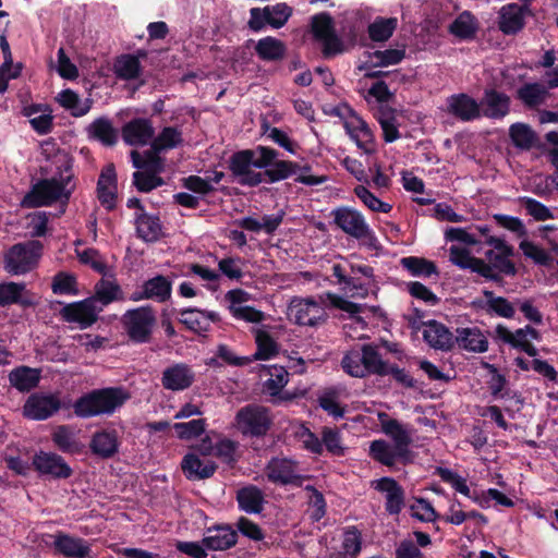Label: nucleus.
Instances as JSON below:
<instances>
[{"label": "nucleus", "instance_id": "nucleus-1", "mask_svg": "<svg viewBox=\"0 0 558 558\" xmlns=\"http://www.w3.org/2000/svg\"><path fill=\"white\" fill-rule=\"evenodd\" d=\"M342 367L353 377L363 378L366 375H390L398 384H414L404 368L384 360L378 348L372 343L363 344L361 350L350 351L342 359Z\"/></svg>", "mask_w": 558, "mask_h": 558}, {"label": "nucleus", "instance_id": "nucleus-2", "mask_svg": "<svg viewBox=\"0 0 558 558\" xmlns=\"http://www.w3.org/2000/svg\"><path fill=\"white\" fill-rule=\"evenodd\" d=\"M72 167V160L68 159L58 168L59 178L39 180L24 196L22 205L26 208H38L58 201L66 204L75 189L74 184L69 187L73 180Z\"/></svg>", "mask_w": 558, "mask_h": 558}, {"label": "nucleus", "instance_id": "nucleus-3", "mask_svg": "<svg viewBox=\"0 0 558 558\" xmlns=\"http://www.w3.org/2000/svg\"><path fill=\"white\" fill-rule=\"evenodd\" d=\"M272 157L269 146L258 145L255 149L238 150L229 157L228 169L240 185L255 187L260 184V172L252 168L262 169L268 166Z\"/></svg>", "mask_w": 558, "mask_h": 558}, {"label": "nucleus", "instance_id": "nucleus-4", "mask_svg": "<svg viewBox=\"0 0 558 558\" xmlns=\"http://www.w3.org/2000/svg\"><path fill=\"white\" fill-rule=\"evenodd\" d=\"M129 395L121 388H104L87 393L75 401L73 404L74 413L80 417H92L101 414L112 413L120 407Z\"/></svg>", "mask_w": 558, "mask_h": 558}, {"label": "nucleus", "instance_id": "nucleus-5", "mask_svg": "<svg viewBox=\"0 0 558 558\" xmlns=\"http://www.w3.org/2000/svg\"><path fill=\"white\" fill-rule=\"evenodd\" d=\"M333 223L345 234L362 241L371 250H376L378 240L361 211L349 206H339L331 211Z\"/></svg>", "mask_w": 558, "mask_h": 558}, {"label": "nucleus", "instance_id": "nucleus-6", "mask_svg": "<svg viewBox=\"0 0 558 558\" xmlns=\"http://www.w3.org/2000/svg\"><path fill=\"white\" fill-rule=\"evenodd\" d=\"M331 270L337 283L345 293H351L352 298H366L375 284L374 268L368 265L351 264L350 272H347L342 265L335 264Z\"/></svg>", "mask_w": 558, "mask_h": 558}, {"label": "nucleus", "instance_id": "nucleus-7", "mask_svg": "<svg viewBox=\"0 0 558 558\" xmlns=\"http://www.w3.org/2000/svg\"><path fill=\"white\" fill-rule=\"evenodd\" d=\"M43 254V244L37 240L13 244L3 255V268L12 276L34 270Z\"/></svg>", "mask_w": 558, "mask_h": 558}, {"label": "nucleus", "instance_id": "nucleus-8", "mask_svg": "<svg viewBox=\"0 0 558 558\" xmlns=\"http://www.w3.org/2000/svg\"><path fill=\"white\" fill-rule=\"evenodd\" d=\"M272 423V414L266 407L247 404L236 412L233 425L243 436L259 438L269 432Z\"/></svg>", "mask_w": 558, "mask_h": 558}, {"label": "nucleus", "instance_id": "nucleus-9", "mask_svg": "<svg viewBox=\"0 0 558 558\" xmlns=\"http://www.w3.org/2000/svg\"><path fill=\"white\" fill-rule=\"evenodd\" d=\"M121 322L132 342L147 343L150 341L156 324L155 311L150 305L128 310L123 314Z\"/></svg>", "mask_w": 558, "mask_h": 558}, {"label": "nucleus", "instance_id": "nucleus-10", "mask_svg": "<svg viewBox=\"0 0 558 558\" xmlns=\"http://www.w3.org/2000/svg\"><path fill=\"white\" fill-rule=\"evenodd\" d=\"M292 14L293 9L286 2L268 4L263 8L254 7L250 9L247 27L254 33L263 32L266 27L279 29L288 23Z\"/></svg>", "mask_w": 558, "mask_h": 558}, {"label": "nucleus", "instance_id": "nucleus-11", "mask_svg": "<svg viewBox=\"0 0 558 558\" xmlns=\"http://www.w3.org/2000/svg\"><path fill=\"white\" fill-rule=\"evenodd\" d=\"M314 38L323 44V54L328 58L343 51L342 40L338 37L331 15L327 12L315 14L311 21Z\"/></svg>", "mask_w": 558, "mask_h": 558}, {"label": "nucleus", "instance_id": "nucleus-12", "mask_svg": "<svg viewBox=\"0 0 558 558\" xmlns=\"http://www.w3.org/2000/svg\"><path fill=\"white\" fill-rule=\"evenodd\" d=\"M287 315L299 326L315 327L327 319L325 308L313 298H293L288 306Z\"/></svg>", "mask_w": 558, "mask_h": 558}, {"label": "nucleus", "instance_id": "nucleus-13", "mask_svg": "<svg viewBox=\"0 0 558 558\" xmlns=\"http://www.w3.org/2000/svg\"><path fill=\"white\" fill-rule=\"evenodd\" d=\"M102 306L93 304V299L86 298L82 301L65 304L59 312L61 318L66 323H75L82 329L94 325L98 319Z\"/></svg>", "mask_w": 558, "mask_h": 558}, {"label": "nucleus", "instance_id": "nucleus-14", "mask_svg": "<svg viewBox=\"0 0 558 558\" xmlns=\"http://www.w3.org/2000/svg\"><path fill=\"white\" fill-rule=\"evenodd\" d=\"M450 259L461 269H470L486 280H490L496 283H501L504 281L501 276L492 270V266H489L484 259L472 256L466 248L451 246Z\"/></svg>", "mask_w": 558, "mask_h": 558}, {"label": "nucleus", "instance_id": "nucleus-15", "mask_svg": "<svg viewBox=\"0 0 558 558\" xmlns=\"http://www.w3.org/2000/svg\"><path fill=\"white\" fill-rule=\"evenodd\" d=\"M61 405L59 398L52 393H34L24 404L23 413L32 420H46Z\"/></svg>", "mask_w": 558, "mask_h": 558}, {"label": "nucleus", "instance_id": "nucleus-16", "mask_svg": "<svg viewBox=\"0 0 558 558\" xmlns=\"http://www.w3.org/2000/svg\"><path fill=\"white\" fill-rule=\"evenodd\" d=\"M172 293V281L162 275H157L146 280L140 291L131 295L132 301L154 300L163 303L170 300Z\"/></svg>", "mask_w": 558, "mask_h": 558}, {"label": "nucleus", "instance_id": "nucleus-17", "mask_svg": "<svg viewBox=\"0 0 558 558\" xmlns=\"http://www.w3.org/2000/svg\"><path fill=\"white\" fill-rule=\"evenodd\" d=\"M385 498V509L389 514H399L404 507V490L391 477H381L372 483Z\"/></svg>", "mask_w": 558, "mask_h": 558}, {"label": "nucleus", "instance_id": "nucleus-18", "mask_svg": "<svg viewBox=\"0 0 558 558\" xmlns=\"http://www.w3.org/2000/svg\"><path fill=\"white\" fill-rule=\"evenodd\" d=\"M117 189L116 167L108 163L101 169L96 187L98 201L108 210L116 207Z\"/></svg>", "mask_w": 558, "mask_h": 558}, {"label": "nucleus", "instance_id": "nucleus-19", "mask_svg": "<svg viewBox=\"0 0 558 558\" xmlns=\"http://www.w3.org/2000/svg\"><path fill=\"white\" fill-rule=\"evenodd\" d=\"M274 153V157L270 158L268 166L264 167V171L260 172V183H276L286 180L298 172L300 165L291 160L278 159L279 151L270 147Z\"/></svg>", "mask_w": 558, "mask_h": 558}, {"label": "nucleus", "instance_id": "nucleus-20", "mask_svg": "<svg viewBox=\"0 0 558 558\" xmlns=\"http://www.w3.org/2000/svg\"><path fill=\"white\" fill-rule=\"evenodd\" d=\"M266 475L275 484L300 483L295 462L287 458H272L266 466Z\"/></svg>", "mask_w": 558, "mask_h": 558}, {"label": "nucleus", "instance_id": "nucleus-21", "mask_svg": "<svg viewBox=\"0 0 558 558\" xmlns=\"http://www.w3.org/2000/svg\"><path fill=\"white\" fill-rule=\"evenodd\" d=\"M154 134L151 122L143 118L132 119L121 130L123 141L131 146L146 145L154 137Z\"/></svg>", "mask_w": 558, "mask_h": 558}, {"label": "nucleus", "instance_id": "nucleus-22", "mask_svg": "<svg viewBox=\"0 0 558 558\" xmlns=\"http://www.w3.org/2000/svg\"><path fill=\"white\" fill-rule=\"evenodd\" d=\"M510 97L495 88L484 90L480 107H483V114L486 118L500 120L510 112Z\"/></svg>", "mask_w": 558, "mask_h": 558}, {"label": "nucleus", "instance_id": "nucleus-23", "mask_svg": "<svg viewBox=\"0 0 558 558\" xmlns=\"http://www.w3.org/2000/svg\"><path fill=\"white\" fill-rule=\"evenodd\" d=\"M448 112L460 121L469 122L481 117L480 104L468 94L451 95L447 99Z\"/></svg>", "mask_w": 558, "mask_h": 558}, {"label": "nucleus", "instance_id": "nucleus-24", "mask_svg": "<svg viewBox=\"0 0 558 558\" xmlns=\"http://www.w3.org/2000/svg\"><path fill=\"white\" fill-rule=\"evenodd\" d=\"M526 12H530L526 4L510 3L504 5L499 13V29L505 35L518 34L525 25L524 15Z\"/></svg>", "mask_w": 558, "mask_h": 558}, {"label": "nucleus", "instance_id": "nucleus-25", "mask_svg": "<svg viewBox=\"0 0 558 558\" xmlns=\"http://www.w3.org/2000/svg\"><path fill=\"white\" fill-rule=\"evenodd\" d=\"M53 548L58 554L69 558H86L90 553L87 541L59 532L53 536Z\"/></svg>", "mask_w": 558, "mask_h": 558}, {"label": "nucleus", "instance_id": "nucleus-26", "mask_svg": "<svg viewBox=\"0 0 558 558\" xmlns=\"http://www.w3.org/2000/svg\"><path fill=\"white\" fill-rule=\"evenodd\" d=\"M424 340L433 348L448 351L454 345L452 332L441 323L432 319L425 324Z\"/></svg>", "mask_w": 558, "mask_h": 558}, {"label": "nucleus", "instance_id": "nucleus-27", "mask_svg": "<svg viewBox=\"0 0 558 558\" xmlns=\"http://www.w3.org/2000/svg\"><path fill=\"white\" fill-rule=\"evenodd\" d=\"M236 532L229 525H218L206 531L203 545L209 550H225L235 545Z\"/></svg>", "mask_w": 558, "mask_h": 558}, {"label": "nucleus", "instance_id": "nucleus-28", "mask_svg": "<svg viewBox=\"0 0 558 558\" xmlns=\"http://www.w3.org/2000/svg\"><path fill=\"white\" fill-rule=\"evenodd\" d=\"M34 465L40 473L54 477L66 478L71 475V468L56 453L39 452L34 457Z\"/></svg>", "mask_w": 558, "mask_h": 558}, {"label": "nucleus", "instance_id": "nucleus-29", "mask_svg": "<svg viewBox=\"0 0 558 558\" xmlns=\"http://www.w3.org/2000/svg\"><path fill=\"white\" fill-rule=\"evenodd\" d=\"M378 418L383 432L393 441L392 445L408 454L409 446L411 444V436L408 429L397 420L389 418L386 413H379Z\"/></svg>", "mask_w": 558, "mask_h": 558}, {"label": "nucleus", "instance_id": "nucleus-30", "mask_svg": "<svg viewBox=\"0 0 558 558\" xmlns=\"http://www.w3.org/2000/svg\"><path fill=\"white\" fill-rule=\"evenodd\" d=\"M182 470L189 480H203L210 477L216 471V464L196 453H187L181 463Z\"/></svg>", "mask_w": 558, "mask_h": 558}, {"label": "nucleus", "instance_id": "nucleus-31", "mask_svg": "<svg viewBox=\"0 0 558 558\" xmlns=\"http://www.w3.org/2000/svg\"><path fill=\"white\" fill-rule=\"evenodd\" d=\"M369 456L387 466H392L397 462H403L408 459V454L384 439H377L371 442Z\"/></svg>", "mask_w": 558, "mask_h": 558}, {"label": "nucleus", "instance_id": "nucleus-32", "mask_svg": "<svg viewBox=\"0 0 558 558\" xmlns=\"http://www.w3.org/2000/svg\"><path fill=\"white\" fill-rule=\"evenodd\" d=\"M88 137L111 147L118 143L119 132L110 119L100 117L95 119L86 129Z\"/></svg>", "mask_w": 558, "mask_h": 558}, {"label": "nucleus", "instance_id": "nucleus-33", "mask_svg": "<svg viewBox=\"0 0 558 558\" xmlns=\"http://www.w3.org/2000/svg\"><path fill=\"white\" fill-rule=\"evenodd\" d=\"M119 445L117 432L105 429L93 435L89 446L94 454L109 459L118 452Z\"/></svg>", "mask_w": 558, "mask_h": 558}, {"label": "nucleus", "instance_id": "nucleus-34", "mask_svg": "<svg viewBox=\"0 0 558 558\" xmlns=\"http://www.w3.org/2000/svg\"><path fill=\"white\" fill-rule=\"evenodd\" d=\"M25 283L19 282H2L0 283V307H7L12 304H17L23 307H32L35 302L29 295L23 294L25 291Z\"/></svg>", "mask_w": 558, "mask_h": 558}, {"label": "nucleus", "instance_id": "nucleus-35", "mask_svg": "<svg viewBox=\"0 0 558 558\" xmlns=\"http://www.w3.org/2000/svg\"><path fill=\"white\" fill-rule=\"evenodd\" d=\"M254 49L256 56L265 62L281 61L287 53L286 44L272 36H266L258 39Z\"/></svg>", "mask_w": 558, "mask_h": 558}, {"label": "nucleus", "instance_id": "nucleus-36", "mask_svg": "<svg viewBox=\"0 0 558 558\" xmlns=\"http://www.w3.org/2000/svg\"><path fill=\"white\" fill-rule=\"evenodd\" d=\"M496 336L502 342L526 353L529 356L534 357L537 355V349L527 340L523 328H519L512 332L506 326L498 325L496 327Z\"/></svg>", "mask_w": 558, "mask_h": 558}, {"label": "nucleus", "instance_id": "nucleus-37", "mask_svg": "<svg viewBox=\"0 0 558 558\" xmlns=\"http://www.w3.org/2000/svg\"><path fill=\"white\" fill-rule=\"evenodd\" d=\"M457 332L454 343L457 342L460 349L478 353L487 351L488 341L478 328H461L457 329Z\"/></svg>", "mask_w": 558, "mask_h": 558}, {"label": "nucleus", "instance_id": "nucleus-38", "mask_svg": "<svg viewBox=\"0 0 558 558\" xmlns=\"http://www.w3.org/2000/svg\"><path fill=\"white\" fill-rule=\"evenodd\" d=\"M136 234L145 242H156L161 234V222L158 216L147 213L135 214Z\"/></svg>", "mask_w": 558, "mask_h": 558}, {"label": "nucleus", "instance_id": "nucleus-39", "mask_svg": "<svg viewBox=\"0 0 558 558\" xmlns=\"http://www.w3.org/2000/svg\"><path fill=\"white\" fill-rule=\"evenodd\" d=\"M345 130L356 146L365 154L374 151V135L368 124L363 119H356V123H345Z\"/></svg>", "mask_w": 558, "mask_h": 558}, {"label": "nucleus", "instance_id": "nucleus-40", "mask_svg": "<svg viewBox=\"0 0 558 558\" xmlns=\"http://www.w3.org/2000/svg\"><path fill=\"white\" fill-rule=\"evenodd\" d=\"M113 72L116 76L122 81H133L140 77L142 64L141 61H138V57L124 53L116 58Z\"/></svg>", "mask_w": 558, "mask_h": 558}, {"label": "nucleus", "instance_id": "nucleus-41", "mask_svg": "<svg viewBox=\"0 0 558 558\" xmlns=\"http://www.w3.org/2000/svg\"><path fill=\"white\" fill-rule=\"evenodd\" d=\"M477 29V21L469 11L459 14L449 25V32L461 40L473 39Z\"/></svg>", "mask_w": 558, "mask_h": 558}, {"label": "nucleus", "instance_id": "nucleus-42", "mask_svg": "<svg viewBox=\"0 0 558 558\" xmlns=\"http://www.w3.org/2000/svg\"><path fill=\"white\" fill-rule=\"evenodd\" d=\"M401 266L414 277L429 278L433 275L438 276L437 265L427 258L418 256H408L400 259Z\"/></svg>", "mask_w": 558, "mask_h": 558}, {"label": "nucleus", "instance_id": "nucleus-43", "mask_svg": "<svg viewBox=\"0 0 558 558\" xmlns=\"http://www.w3.org/2000/svg\"><path fill=\"white\" fill-rule=\"evenodd\" d=\"M239 507L247 513H259L263 510L264 495L256 486H246L236 494Z\"/></svg>", "mask_w": 558, "mask_h": 558}, {"label": "nucleus", "instance_id": "nucleus-44", "mask_svg": "<svg viewBox=\"0 0 558 558\" xmlns=\"http://www.w3.org/2000/svg\"><path fill=\"white\" fill-rule=\"evenodd\" d=\"M398 27L397 17L377 16L367 27L368 37L372 41H387Z\"/></svg>", "mask_w": 558, "mask_h": 558}, {"label": "nucleus", "instance_id": "nucleus-45", "mask_svg": "<svg viewBox=\"0 0 558 558\" xmlns=\"http://www.w3.org/2000/svg\"><path fill=\"white\" fill-rule=\"evenodd\" d=\"M89 299H93L94 305H97L99 302L102 306H107L122 299V290L118 283L100 279L95 286L94 295L89 296Z\"/></svg>", "mask_w": 558, "mask_h": 558}, {"label": "nucleus", "instance_id": "nucleus-46", "mask_svg": "<svg viewBox=\"0 0 558 558\" xmlns=\"http://www.w3.org/2000/svg\"><path fill=\"white\" fill-rule=\"evenodd\" d=\"M547 96V87L541 83H525L517 90L518 99L529 108L542 105Z\"/></svg>", "mask_w": 558, "mask_h": 558}, {"label": "nucleus", "instance_id": "nucleus-47", "mask_svg": "<svg viewBox=\"0 0 558 558\" xmlns=\"http://www.w3.org/2000/svg\"><path fill=\"white\" fill-rule=\"evenodd\" d=\"M183 142L182 133L175 126H165L151 142V150L155 155L175 148Z\"/></svg>", "mask_w": 558, "mask_h": 558}, {"label": "nucleus", "instance_id": "nucleus-48", "mask_svg": "<svg viewBox=\"0 0 558 558\" xmlns=\"http://www.w3.org/2000/svg\"><path fill=\"white\" fill-rule=\"evenodd\" d=\"M179 322L183 324L189 330L203 333L208 331V319L205 313L197 307H186L179 312Z\"/></svg>", "mask_w": 558, "mask_h": 558}, {"label": "nucleus", "instance_id": "nucleus-49", "mask_svg": "<svg viewBox=\"0 0 558 558\" xmlns=\"http://www.w3.org/2000/svg\"><path fill=\"white\" fill-rule=\"evenodd\" d=\"M132 184L141 193H149L162 186L165 180L158 175L155 167L148 170L135 171L132 174Z\"/></svg>", "mask_w": 558, "mask_h": 558}, {"label": "nucleus", "instance_id": "nucleus-50", "mask_svg": "<svg viewBox=\"0 0 558 558\" xmlns=\"http://www.w3.org/2000/svg\"><path fill=\"white\" fill-rule=\"evenodd\" d=\"M52 439L56 446L65 452H78L82 448L76 438V432L70 426H58L52 434Z\"/></svg>", "mask_w": 558, "mask_h": 558}, {"label": "nucleus", "instance_id": "nucleus-51", "mask_svg": "<svg viewBox=\"0 0 558 558\" xmlns=\"http://www.w3.org/2000/svg\"><path fill=\"white\" fill-rule=\"evenodd\" d=\"M255 342L257 347L254 354L255 360H269L279 353L278 343L266 330L257 329L255 331Z\"/></svg>", "mask_w": 558, "mask_h": 558}, {"label": "nucleus", "instance_id": "nucleus-52", "mask_svg": "<svg viewBox=\"0 0 558 558\" xmlns=\"http://www.w3.org/2000/svg\"><path fill=\"white\" fill-rule=\"evenodd\" d=\"M514 254H506V253H496L494 250H488L485 252V257L488 259L487 263L492 266V270H498L496 274L502 277L510 276L513 277L517 275V267L514 263L510 259Z\"/></svg>", "mask_w": 558, "mask_h": 558}, {"label": "nucleus", "instance_id": "nucleus-53", "mask_svg": "<svg viewBox=\"0 0 558 558\" xmlns=\"http://www.w3.org/2000/svg\"><path fill=\"white\" fill-rule=\"evenodd\" d=\"M509 136L515 147L525 150L531 149L536 140L535 132L527 124L520 122L510 126Z\"/></svg>", "mask_w": 558, "mask_h": 558}, {"label": "nucleus", "instance_id": "nucleus-54", "mask_svg": "<svg viewBox=\"0 0 558 558\" xmlns=\"http://www.w3.org/2000/svg\"><path fill=\"white\" fill-rule=\"evenodd\" d=\"M194 379L192 368L187 364L178 363L163 371L161 384H192Z\"/></svg>", "mask_w": 558, "mask_h": 558}, {"label": "nucleus", "instance_id": "nucleus-55", "mask_svg": "<svg viewBox=\"0 0 558 558\" xmlns=\"http://www.w3.org/2000/svg\"><path fill=\"white\" fill-rule=\"evenodd\" d=\"M327 299L331 307L341 310L350 314L351 318H353L357 324L366 326L364 318L361 316H356V314L362 313L364 311V306L362 304L351 302L338 294L330 292L327 293Z\"/></svg>", "mask_w": 558, "mask_h": 558}, {"label": "nucleus", "instance_id": "nucleus-56", "mask_svg": "<svg viewBox=\"0 0 558 558\" xmlns=\"http://www.w3.org/2000/svg\"><path fill=\"white\" fill-rule=\"evenodd\" d=\"M327 299L331 307L341 310L350 314L351 318H353L357 324L366 326L364 318L361 316H356V314L362 313L364 311V306L362 304L351 302L338 294L330 292L327 293Z\"/></svg>", "mask_w": 558, "mask_h": 558}, {"label": "nucleus", "instance_id": "nucleus-57", "mask_svg": "<svg viewBox=\"0 0 558 558\" xmlns=\"http://www.w3.org/2000/svg\"><path fill=\"white\" fill-rule=\"evenodd\" d=\"M353 192L367 208L375 213L388 214L392 209L390 204L380 201L364 185H356Z\"/></svg>", "mask_w": 558, "mask_h": 558}, {"label": "nucleus", "instance_id": "nucleus-58", "mask_svg": "<svg viewBox=\"0 0 558 558\" xmlns=\"http://www.w3.org/2000/svg\"><path fill=\"white\" fill-rule=\"evenodd\" d=\"M436 474L441 478V481L449 484L456 492L462 494L465 497H472V493L468 485L466 478L446 468H438L436 470Z\"/></svg>", "mask_w": 558, "mask_h": 558}, {"label": "nucleus", "instance_id": "nucleus-59", "mask_svg": "<svg viewBox=\"0 0 558 558\" xmlns=\"http://www.w3.org/2000/svg\"><path fill=\"white\" fill-rule=\"evenodd\" d=\"M361 551V534L355 529H349L343 534L342 551L333 558L355 557Z\"/></svg>", "mask_w": 558, "mask_h": 558}, {"label": "nucleus", "instance_id": "nucleus-60", "mask_svg": "<svg viewBox=\"0 0 558 558\" xmlns=\"http://www.w3.org/2000/svg\"><path fill=\"white\" fill-rule=\"evenodd\" d=\"M484 295L490 311L504 318H513L515 311L512 304L504 296H494L493 291L485 290Z\"/></svg>", "mask_w": 558, "mask_h": 558}, {"label": "nucleus", "instance_id": "nucleus-61", "mask_svg": "<svg viewBox=\"0 0 558 558\" xmlns=\"http://www.w3.org/2000/svg\"><path fill=\"white\" fill-rule=\"evenodd\" d=\"M372 58L375 59L373 66H389L399 64L405 58V49H386L375 50L372 53Z\"/></svg>", "mask_w": 558, "mask_h": 558}, {"label": "nucleus", "instance_id": "nucleus-62", "mask_svg": "<svg viewBox=\"0 0 558 558\" xmlns=\"http://www.w3.org/2000/svg\"><path fill=\"white\" fill-rule=\"evenodd\" d=\"M264 134L267 136V138L291 154H295L296 148H299V145L290 138L287 132L282 131L281 129L265 125Z\"/></svg>", "mask_w": 558, "mask_h": 558}, {"label": "nucleus", "instance_id": "nucleus-63", "mask_svg": "<svg viewBox=\"0 0 558 558\" xmlns=\"http://www.w3.org/2000/svg\"><path fill=\"white\" fill-rule=\"evenodd\" d=\"M41 372L39 368L19 366L9 374L10 384H39Z\"/></svg>", "mask_w": 558, "mask_h": 558}, {"label": "nucleus", "instance_id": "nucleus-64", "mask_svg": "<svg viewBox=\"0 0 558 558\" xmlns=\"http://www.w3.org/2000/svg\"><path fill=\"white\" fill-rule=\"evenodd\" d=\"M76 278L66 272H58L53 277L52 291L56 294H77Z\"/></svg>", "mask_w": 558, "mask_h": 558}]
</instances>
